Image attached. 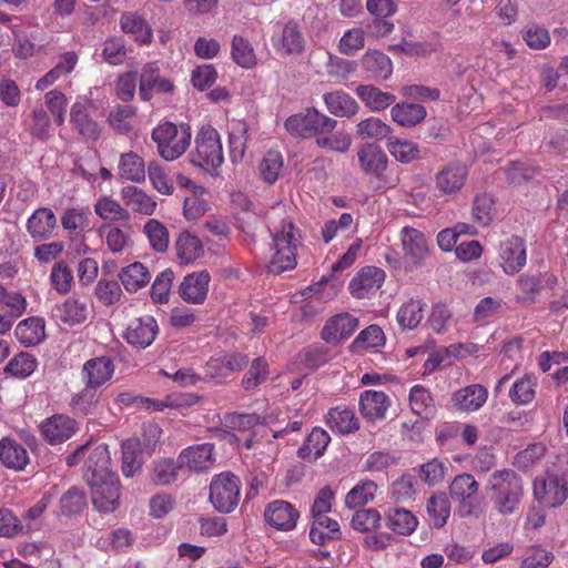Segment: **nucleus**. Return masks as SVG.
I'll return each mask as SVG.
<instances>
[{
	"instance_id": "a878e982",
	"label": "nucleus",
	"mask_w": 568,
	"mask_h": 568,
	"mask_svg": "<svg viewBox=\"0 0 568 568\" xmlns=\"http://www.w3.org/2000/svg\"><path fill=\"white\" fill-rule=\"evenodd\" d=\"M488 390L479 384L466 386L456 390L452 396V402L456 409L460 412H476L486 403Z\"/></svg>"
},
{
	"instance_id": "9b49d317",
	"label": "nucleus",
	"mask_w": 568,
	"mask_h": 568,
	"mask_svg": "<svg viewBox=\"0 0 568 568\" xmlns=\"http://www.w3.org/2000/svg\"><path fill=\"white\" fill-rule=\"evenodd\" d=\"M93 506L102 513H112L119 507L121 485L118 475L88 484Z\"/></svg>"
},
{
	"instance_id": "2f4dec72",
	"label": "nucleus",
	"mask_w": 568,
	"mask_h": 568,
	"mask_svg": "<svg viewBox=\"0 0 568 568\" xmlns=\"http://www.w3.org/2000/svg\"><path fill=\"white\" fill-rule=\"evenodd\" d=\"M324 102L327 110L336 116L351 118L358 111V104L354 98L342 90L325 93Z\"/></svg>"
},
{
	"instance_id": "49530a36",
	"label": "nucleus",
	"mask_w": 568,
	"mask_h": 568,
	"mask_svg": "<svg viewBox=\"0 0 568 568\" xmlns=\"http://www.w3.org/2000/svg\"><path fill=\"white\" fill-rule=\"evenodd\" d=\"M417 525V518L407 509L394 508L387 515V526L399 535L408 536L413 534Z\"/></svg>"
},
{
	"instance_id": "9d476101",
	"label": "nucleus",
	"mask_w": 568,
	"mask_h": 568,
	"mask_svg": "<svg viewBox=\"0 0 568 568\" xmlns=\"http://www.w3.org/2000/svg\"><path fill=\"white\" fill-rule=\"evenodd\" d=\"M498 257L500 266L507 275L517 274L527 263L525 240L518 235H510L500 241Z\"/></svg>"
},
{
	"instance_id": "bb28decb",
	"label": "nucleus",
	"mask_w": 568,
	"mask_h": 568,
	"mask_svg": "<svg viewBox=\"0 0 568 568\" xmlns=\"http://www.w3.org/2000/svg\"><path fill=\"white\" fill-rule=\"evenodd\" d=\"M273 44L284 54H301L305 49V38L300 26L294 21H288L278 37L273 39Z\"/></svg>"
},
{
	"instance_id": "c9c22d12",
	"label": "nucleus",
	"mask_w": 568,
	"mask_h": 568,
	"mask_svg": "<svg viewBox=\"0 0 568 568\" xmlns=\"http://www.w3.org/2000/svg\"><path fill=\"white\" fill-rule=\"evenodd\" d=\"M119 277L124 288L135 293L146 286L151 280L150 272L141 262H134L121 270Z\"/></svg>"
},
{
	"instance_id": "0e129e2a",
	"label": "nucleus",
	"mask_w": 568,
	"mask_h": 568,
	"mask_svg": "<svg viewBox=\"0 0 568 568\" xmlns=\"http://www.w3.org/2000/svg\"><path fill=\"white\" fill-rule=\"evenodd\" d=\"M357 135L362 139L383 140L392 132V128L378 118L371 116L356 125Z\"/></svg>"
},
{
	"instance_id": "aec40b11",
	"label": "nucleus",
	"mask_w": 568,
	"mask_h": 568,
	"mask_svg": "<svg viewBox=\"0 0 568 568\" xmlns=\"http://www.w3.org/2000/svg\"><path fill=\"white\" fill-rule=\"evenodd\" d=\"M300 517L296 508L285 500L271 501L264 511V518L268 525L277 530H291L296 526Z\"/></svg>"
},
{
	"instance_id": "ea45409f",
	"label": "nucleus",
	"mask_w": 568,
	"mask_h": 568,
	"mask_svg": "<svg viewBox=\"0 0 568 568\" xmlns=\"http://www.w3.org/2000/svg\"><path fill=\"white\" fill-rule=\"evenodd\" d=\"M176 255L181 263L189 264L203 255L200 239L190 232H182L175 242Z\"/></svg>"
},
{
	"instance_id": "09e8293b",
	"label": "nucleus",
	"mask_w": 568,
	"mask_h": 568,
	"mask_svg": "<svg viewBox=\"0 0 568 568\" xmlns=\"http://www.w3.org/2000/svg\"><path fill=\"white\" fill-rule=\"evenodd\" d=\"M329 440V435L324 429L315 427L307 436L304 445L298 448V456L317 459L326 449Z\"/></svg>"
},
{
	"instance_id": "3c124183",
	"label": "nucleus",
	"mask_w": 568,
	"mask_h": 568,
	"mask_svg": "<svg viewBox=\"0 0 568 568\" xmlns=\"http://www.w3.org/2000/svg\"><path fill=\"white\" fill-rule=\"evenodd\" d=\"M34 525H23L10 509L0 508V537L12 538L33 531Z\"/></svg>"
},
{
	"instance_id": "cd10ccee",
	"label": "nucleus",
	"mask_w": 568,
	"mask_h": 568,
	"mask_svg": "<svg viewBox=\"0 0 568 568\" xmlns=\"http://www.w3.org/2000/svg\"><path fill=\"white\" fill-rule=\"evenodd\" d=\"M29 462L30 457L23 445L9 437H3L0 440V463L4 467L21 471Z\"/></svg>"
},
{
	"instance_id": "e2e57ef3",
	"label": "nucleus",
	"mask_w": 568,
	"mask_h": 568,
	"mask_svg": "<svg viewBox=\"0 0 568 568\" xmlns=\"http://www.w3.org/2000/svg\"><path fill=\"white\" fill-rule=\"evenodd\" d=\"M121 28L125 33H131L136 41L148 43L152 39V31L145 21L135 13H126L121 17Z\"/></svg>"
},
{
	"instance_id": "c85d7f7f",
	"label": "nucleus",
	"mask_w": 568,
	"mask_h": 568,
	"mask_svg": "<svg viewBox=\"0 0 568 568\" xmlns=\"http://www.w3.org/2000/svg\"><path fill=\"white\" fill-rule=\"evenodd\" d=\"M14 335L26 347L38 345L45 338V322L39 316L22 320L16 326Z\"/></svg>"
},
{
	"instance_id": "423d86ee",
	"label": "nucleus",
	"mask_w": 568,
	"mask_h": 568,
	"mask_svg": "<svg viewBox=\"0 0 568 568\" xmlns=\"http://www.w3.org/2000/svg\"><path fill=\"white\" fill-rule=\"evenodd\" d=\"M337 121L318 112L307 109L305 113L293 114L285 121V129L294 136L304 139L317 138L335 130Z\"/></svg>"
},
{
	"instance_id": "5fc2aeb1",
	"label": "nucleus",
	"mask_w": 568,
	"mask_h": 568,
	"mask_svg": "<svg viewBox=\"0 0 568 568\" xmlns=\"http://www.w3.org/2000/svg\"><path fill=\"white\" fill-rule=\"evenodd\" d=\"M135 113V106L118 104L109 112L106 121L116 133L126 134L132 130L130 120Z\"/></svg>"
},
{
	"instance_id": "b1692460",
	"label": "nucleus",
	"mask_w": 568,
	"mask_h": 568,
	"mask_svg": "<svg viewBox=\"0 0 568 568\" xmlns=\"http://www.w3.org/2000/svg\"><path fill=\"white\" fill-rule=\"evenodd\" d=\"M357 158L362 171L375 178H381L388 164V158L381 146L366 143L357 150Z\"/></svg>"
},
{
	"instance_id": "de8ad7c7",
	"label": "nucleus",
	"mask_w": 568,
	"mask_h": 568,
	"mask_svg": "<svg viewBox=\"0 0 568 568\" xmlns=\"http://www.w3.org/2000/svg\"><path fill=\"white\" fill-rule=\"evenodd\" d=\"M143 233L149 240L150 246L158 253H164L169 248L170 235L166 226L155 219H150L143 226Z\"/></svg>"
},
{
	"instance_id": "4d7b16f0",
	"label": "nucleus",
	"mask_w": 568,
	"mask_h": 568,
	"mask_svg": "<svg viewBox=\"0 0 568 568\" xmlns=\"http://www.w3.org/2000/svg\"><path fill=\"white\" fill-rule=\"evenodd\" d=\"M388 152L396 161L407 164L419 158V146L408 140L389 139L387 142Z\"/></svg>"
},
{
	"instance_id": "f704fd0d",
	"label": "nucleus",
	"mask_w": 568,
	"mask_h": 568,
	"mask_svg": "<svg viewBox=\"0 0 568 568\" xmlns=\"http://www.w3.org/2000/svg\"><path fill=\"white\" fill-rule=\"evenodd\" d=\"M121 196L126 206L131 207L132 211L152 215L156 210V202L148 195L143 190L130 185L121 190Z\"/></svg>"
},
{
	"instance_id": "7ed1b4c3",
	"label": "nucleus",
	"mask_w": 568,
	"mask_h": 568,
	"mask_svg": "<svg viewBox=\"0 0 568 568\" xmlns=\"http://www.w3.org/2000/svg\"><path fill=\"white\" fill-rule=\"evenodd\" d=\"M275 252L267 265L268 272L278 275L296 266V248L301 244V234L291 222H283L281 231L273 235Z\"/></svg>"
},
{
	"instance_id": "58836bf2",
	"label": "nucleus",
	"mask_w": 568,
	"mask_h": 568,
	"mask_svg": "<svg viewBox=\"0 0 568 568\" xmlns=\"http://www.w3.org/2000/svg\"><path fill=\"white\" fill-rule=\"evenodd\" d=\"M88 304L79 298L70 297L55 307V315L68 325L83 323L88 317Z\"/></svg>"
},
{
	"instance_id": "f8f14e48",
	"label": "nucleus",
	"mask_w": 568,
	"mask_h": 568,
	"mask_svg": "<svg viewBox=\"0 0 568 568\" xmlns=\"http://www.w3.org/2000/svg\"><path fill=\"white\" fill-rule=\"evenodd\" d=\"M400 242L405 261L419 266L429 254V245L425 234L412 226H405L400 231Z\"/></svg>"
},
{
	"instance_id": "052dcab7",
	"label": "nucleus",
	"mask_w": 568,
	"mask_h": 568,
	"mask_svg": "<svg viewBox=\"0 0 568 568\" xmlns=\"http://www.w3.org/2000/svg\"><path fill=\"white\" fill-rule=\"evenodd\" d=\"M412 410L422 417L428 418L435 410L433 398L429 392L422 385H415L409 393Z\"/></svg>"
},
{
	"instance_id": "dca6fc26",
	"label": "nucleus",
	"mask_w": 568,
	"mask_h": 568,
	"mask_svg": "<svg viewBox=\"0 0 568 568\" xmlns=\"http://www.w3.org/2000/svg\"><path fill=\"white\" fill-rule=\"evenodd\" d=\"M210 281L211 275L205 270L185 275L179 286L181 298L187 304H203L207 297Z\"/></svg>"
},
{
	"instance_id": "338daca9",
	"label": "nucleus",
	"mask_w": 568,
	"mask_h": 568,
	"mask_svg": "<svg viewBox=\"0 0 568 568\" xmlns=\"http://www.w3.org/2000/svg\"><path fill=\"white\" fill-rule=\"evenodd\" d=\"M494 200L489 194H479L473 201V220L480 226H487L494 217Z\"/></svg>"
},
{
	"instance_id": "72a5a7b5",
	"label": "nucleus",
	"mask_w": 568,
	"mask_h": 568,
	"mask_svg": "<svg viewBox=\"0 0 568 568\" xmlns=\"http://www.w3.org/2000/svg\"><path fill=\"white\" fill-rule=\"evenodd\" d=\"M118 174L122 180L142 182L145 179L144 160L134 152H126L120 155Z\"/></svg>"
},
{
	"instance_id": "a18cd8bd",
	"label": "nucleus",
	"mask_w": 568,
	"mask_h": 568,
	"mask_svg": "<svg viewBox=\"0 0 568 568\" xmlns=\"http://www.w3.org/2000/svg\"><path fill=\"white\" fill-rule=\"evenodd\" d=\"M94 212L102 220L111 222L129 223L131 217L130 212L110 196L99 199L94 205Z\"/></svg>"
},
{
	"instance_id": "c03bdc74",
	"label": "nucleus",
	"mask_w": 568,
	"mask_h": 568,
	"mask_svg": "<svg viewBox=\"0 0 568 568\" xmlns=\"http://www.w3.org/2000/svg\"><path fill=\"white\" fill-rule=\"evenodd\" d=\"M537 377L526 374L517 379L509 389V398L516 405H528L536 395Z\"/></svg>"
},
{
	"instance_id": "bf43d9fd",
	"label": "nucleus",
	"mask_w": 568,
	"mask_h": 568,
	"mask_svg": "<svg viewBox=\"0 0 568 568\" xmlns=\"http://www.w3.org/2000/svg\"><path fill=\"white\" fill-rule=\"evenodd\" d=\"M99 403V394L98 388H94L90 385H84V387L75 393L70 400V406L73 410L81 413L83 415L92 414L97 405Z\"/></svg>"
},
{
	"instance_id": "7c9ffc66",
	"label": "nucleus",
	"mask_w": 568,
	"mask_h": 568,
	"mask_svg": "<svg viewBox=\"0 0 568 568\" xmlns=\"http://www.w3.org/2000/svg\"><path fill=\"white\" fill-rule=\"evenodd\" d=\"M357 97L363 101L366 108L373 112H379L388 108L396 100V97L389 92L371 84H361L356 88Z\"/></svg>"
},
{
	"instance_id": "393cba45",
	"label": "nucleus",
	"mask_w": 568,
	"mask_h": 568,
	"mask_svg": "<svg viewBox=\"0 0 568 568\" xmlns=\"http://www.w3.org/2000/svg\"><path fill=\"white\" fill-rule=\"evenodd\" d=\"M358 326V320L348 313L332 316L322 329V338L327 343H337L347 338Z\"/></svg>"
},
{
	"instance_id": "c756f323",
	"label": "nucleus",
	"mask_w": 568,
	"mask_h": 568,
	"mask_svg": "<svg viewBox=\"0 0 568 568\" xmlns=\"http://www.w3.org/2000/svg\"><path fill=\"white\" fill-rule=\"evenodd\" d=\"M388 406V397L383 392L365 390L361 394V413L368 420H376L383 418Z\"/></svg>"
},
{
	"instance_id": "20e7f679",
	"label": "nucleus",
	"mask_w": 568,
	"mask_h": 568,
	"mask_svg": "<svg viewBox=\"0 0 568 568\" xmlns=\"http://www.w3.org/2000/svg\"><path fill=\"white\" fill-rule=\"evenodd\" d=\"M193 165L213 174L224 162L219 132L211 125H203L195 136V149L190 153Z\"/></svg>"
},
{
	"instance_id": "4468645a",
	"label": "nucleus",
	"mask_w": 568,
	"mask_h": 568,
	"mask_svg": "<svg viewBox=\"0 0 568 568\" xmlns=\"http://www.w3.org/2000/svg\"><path fill=\"white\" fill-rule=\"evenodd\" d=\"M174 84L161 75L160 67L155 62L146 63L141 71L139 94L143 101H150L154 93H171Z\"/></svg>"
},
{
	"instance_id": "79ce46f5",
	"label": "nucleus",
	"mask_w": 568,
	"mask_h": 568,
	"mask_svg": "<svg viewBox=\"0 0 568 568\" xmlns=\"http://www.w3.org/2000/svg\"><path fill=\"white\" fill-rule=\"evenodd\" d=\"M122 473L125 477H133L141 469L138 460L142 452V444L139 437H131L122 442Z\"/></svg>"
},
{
	"instance_id": "6e6d98bb",
	"label": "nucleus",
	"mask_w": 568,
	"mask_h": 568,
	"mask_svg": "<svg viewBox=\"0 0 568 568\" xmlns=\"http://www.w3.org/2000/svg\"><path fill=\"white\" fill-rule=\"evenodd\" d=\"M424 306L425 304L419 300H410L404 303L397 312L398 324L408 329L417 327L424 317Z\"/></svg>"
},
{
	"instance_id": "680f3d73",
	"label": "nucleus",
	"mask_w": 568,
	"mask_h": 568,
	"mask_svg": "<svg viewBox=\"0 0 568 568\" xmlns=\"http://www.w3.org/2000/svg\"><path fill=\"white\" fill-rule=\"evenodd\" d=\"M283 156L281 152L270 150L261 161L260 174L264 182L273 184L280 178L283 170Z\"/></svg>"
},
{
	"instance_id": "e433bc0d",
	"label": "nucleus",
	"mask_w": 568,
	"mask_h": 568,
	"mask_svg": "<svg viewBox=\"0 0 568 568\" xmlns=\"http://www.w3.org/2000/svg\"><path fill=\"white\" fill-rule=\"evenodd\" d=\"M363 69L375 79H387L393 72L390 59L381 51L368 50L361 60Z\"/></svg>"
},
{
	"instance_id": "f03ea898",
	"label": "nucleus",
	"mask_w": 568,
	"mask_h": 568,
	"mask_svg": "<svg viewBox=\"0 0 568 568\" xmlns=\"http://www.w3.org/2000/svg\"><path fill=\"white\" fill-rule=\"evenodd\" d=\"M151 139L156 144L159 155L171 162L181 158L190 148L192 130L187 123L165 121L152 130Z\"/></svg>"
},
{
	"instance_id": "412c9836",
	"label": "nucleus",
	"mask_w": 568,
	"mask_h": 568,
	"mask_svg": "<svg viewBox=\"0 0 568 568\" xmlns=\"http://www.w3.org/2000/svg\"><path fill=\"white\" fill-rule=\"evenodd\" d=\"M385 281V272L376 266H366L351 281L349 290L354 297L365 298L378 290Z\"/></svg>"
},
{
	"instance_id": "4be33fe9",
	"label": "nucleus",
	"mask_w": 568,
	"mask_h": 568,
	"mask_svg": "<svg viewBox=\"0 0 568 568\" xmlns=\"http://www.w3.org/2000/svg\"><path fill=\"white\" fill-rule=\"evenodd\" d=\"M26 226L34 241H47L57 229V216L51 209L39 207L30 215Z\"/></svg>"
},
{
	"instance_id": "473e14b6",
	"label": "nucleus",
	"mask_w": 568,
	"mask_h": 568,
	"mask_svg": "<svg viewBox=\"0 0 568 568\" xmlns=\"http://www.w3.org/2000/svg\"><path fill=\"white\" fill-rule=\"evenodd\" d=\"M427 111L422 104L397 103L390 110L394 122L404 128H413L426 118Z\"/></svg>"
},
{
	"instance_id": "2eb2a0df",
	"label": "nucleus",
	"mask_w": 568,
	"mask_h": 568,
	"mask_svg": "<svg viewBox=\"0 0 568 568\" xmlns=\"http://www.w3.org/2000/svg\"><path fill=\"white\" fill-rule=\"evenodd\" d=\"M115 365L109 356H97L88 359L81 369V379L84 385L100 388L113 377Z\"/></svg>"
},
{
	"instance_id": "a19ab883",
	"label": "nucleus",
	"mask_w": 568,
	"mask_h": 568,
	"mask_svg": "<svg viewBox=\"0 0 568 568\" xmlns=\"http://www.w3.org/2000/svg\"><path fill=\"white\" fill-rule=\"evenodd\" d=\"M326 419L329 427L341 434H349L359 428L355 413L347 407L337 406L331 408Z\"/></svg>"
},
{
	"instance_id": "5701e85b",
	"label": "nucleus",
	"mask_w": 568,
	"mask_h": 568,
	"mask_svg": "<svg viewBox=\"0 0 568 568\" xmlns=\"http://www.w3.org/2000/svg\"><path fill=\"white\" fill-rule=\"evenodd\" d=\"M70 123L72 129L85 140L97 141L101 136V125L90 115L83 103L77 102L71 106Z\"/></svg>"
},
{
	"instance_id": "6e6552de",
	"label": "nucleus",
	"mask_w": 568,
	"mask_h": 568,
	"mask_svg": "<svg viewBox=\"0 0 568 568\" xmlns=\"http://www.w3.org/2000/svg\"><path fill=\"white\" fill-rule=\"evenodd\" d=\"M468 178L467 166L460 162H449L434 175L435 190L443 196L455 197L464 189Z\"/></svg>"
},
{
	"instance_id": "f257e3e1",
	"label": "nucleus",
	"mask_w": 568,
	"mask_h": 568,
	"mask_svg": "<svg viewBox=\"0 0 568 568\" xmlns=\"http://www.w3.org/2000/svg\"><path fill=\"white\" fill-rule=\"evenodd\" d=\"M487 491L498 514L513 515L524 496L523 478L511 469L496 470L488 477Z\"/></svg>"
},
{
	"instance_id": "37998d69",
	"label": "nucleus",
	"mask_w": 568,
	"mask_h": 568,
	"mask_svg": "<svg viewBox=\"0 0 568 568\" xmlns=\"http://www.w3.org/2000/svg\"><path fill=\"white\" fill-rule=\"evenodd\" d=\"M248 141V125L244 121H233L229 133L230 156L233 162L243 159Z\"/></svg>"
},
{
	"instance_id": "13d9d810",
	"label": "nucleus",
	"mask_w": 568,
	"mask_h": 568,
	"mask_svg": "<svg viewBox=\"0 0 568 568\" xmlns=\"http://www.w3.org/2000/svg\"><path fill=\"white\" fill-rule=\"evenodd\" d=\"M231 55L233 61L244 69H251L256 64V57L251 43L241 36L233 37Z\"/></svg>"
},
{
	"instance_id": "6ab92c4d",
	"label": "nucleus",
	"mask_w": 568,
	"mask_h": 568,
	"mask_svg": "<svg viewBox=\"0 0 568 568\" xmlns=\"http://www.w3.org/2000/svg\"><path fill=\"white\" fill-rule=\"evenodd\" d=\"M179 467L186 466L194 471H205L215 463L214 445L200 444L184 448L178 457Z\"/></svg>"
},
{
	"instance_id": "1a4fd4ad",
	"label": "nucleus",
	"mask_w": 568,
	"mask_h": 568,
	"mask_svg": "<svg viewBox=\"0 0 568 568\" xmlns=\"http://www.w3.org/2000/svg\"><path fill=\"white\" fill-rule=\"evenodd\" d=\"M534 496L544 507H559L568 497L567 481L556 475L536 478L534 481Z\"/></svg>"
},
{
	"instance_id": "864d4df0",
	"label": "nucleus",
	"mask_w": 568,
	"mask_h": 568,
	"mask_svg": "<svg viewBox=\"0 0 568 568\" xmlns=\"http://www.w3.org/2000/svg\"><path fill=\"white\" fill-rule=\"evenodd\" d=\"M377 485L373 480H363L353 487L345 497L348 508L363 507L374 499Z\"/></svg>"
},
{
	"instance_id": "0eeeda50",
	"label": "nucleus",
	"mask_w": 568,
	"mask_h": 568,
	"mask_svg": "<svg viewBox=\"0 0 568 568\" xmlns=\"http://www.w3.org/2000/svg\"><path fill=\"white\" fill-rule=\"evenodd\" d=\"M241 480L232 473L215 475L210 484V501L222 514L232 513L239 505Z\"/></svg>"
},
{
	"instance_id": "a211bd4d",
	"label": "nucleus",
	"mask_w": 568,
	"mask_h": 568,
	"mask_svg": "<svg viewBox=\"0 0 568 568\" xmlns=\"http://www.w3.org/2000/svg\"><path fill=\"white\" fill-rule=\"evenodd\" d=\"M44 439L51 445L70 439L78 430V423L68 415L57 414L44 419L40 425Z\"/></svg>"
},
{
	"instance_id": "39448f33",
	"label": "nucleus",
	"mask_w": 568,
	"mask_h": 568,
	"mask_svg": "<svg viewBox=\"0 0 568 568\" xmlns=\"http://www.w3.org/2000/svg\"><path fill=\"white\" fill-rule=\"evenodd\" d=\"M449 495L458 503V514L462 518H478L484 514V506L479 497V484L473 475L456 476L449 486Z\"/></svg>"
},
{
	"instance_id": "ddd939ff",
	"label": "nucleus",
	"mask_w": 568,
	"mask_h": 568,
	"mask_svg": "<svg viewBox=\"0 0 568 568\" xmlns=\"http://www.w3.org/2000/svg\"><path fill=\"white\" fill-rule=\"evenodd\" d=\"M159 334V325L154 317L146 315L132 320L124 332L123 337L135 348L149 347Z\"/></svg>"
},
{
	"instance_id": "603ef678",
	"label": "nucleus",
	"mask_w": 568,
	"mask_h": 568,
	"mask_svg": "<svg viewBox=\"0 0 568 568\" xmlns=\"http://www.w3.org/2000/svg\"><path fill=\"white\" fill-rule=\"evenodd\" d=\"M427 514L434 527H444L450 515V503L448 497L443 493L433 495L427 500Z\"/></svg>"
},
{
	"instance_id": "774afa93",
	"label": "nucleus",
	"mask_w": 568,
	"mask_h": 568,
	"mask_svg": "<svg viewBox=\"0 0 568 568\" xmlns=\"http://www.w3.org/2000/svg\"><path fill=\"white\" fill-rule=\"evenodd\" d=\"M268 377V364L263 357L253 359L248 371L242 378V386L246 390L254 389Z\"/></svg>"
},
{
	"instance_id": "4c0bfd02",
	"label": "nucleus",
	"mask_w": 568,
	"mask_h": 568,
	"mask_svg": "<svg viewBox=\"0 0 568 568\" xmlns=\"http://www.w3.org/2000/svg\"><path fill=\"white\" fill-rule=\"evenodd\" d=\"M341 537L339 524L329 517L314 519L310 529V539L313 544L323 546Z\"/></svg>"
},
{
	"instance_id": "f3484780",
	"label": "nucleus",
	"mask_w": 568,
	"mask_h": 568,
	"mask_svg": "<svg viewBox=\"0 0 568 568\" xmlns=\"http://www.w3.org/2000/svg\"><path fill=\"white\" fill-rule=\"evenodd\" d=\"M116 475L111 469V457L106 444L91 448L84 460V478L88 484Z\"/></svg>"
},
{
	"instance_id": "69168bd1",
	"label": "nucleus",
	"mask_w": 568,
	"mask_h": 568,
	"mask_svg": "<svg viewBox=\"0 0 568 568\" xmlns=\"http://www.w3.org/2000/svg\"><path fill=\"white\" fill-rule=\"evenodd\" d=\"M385 344V335L377 325H369L363 329L353 341L351 347L353 351L377 348Z\"/></svg>"
},
{
	"instance_id": "8fccbe9b",
	"label": "nucleus",
	"mask_w": 568,
	"mask_h": 568,
	"mask_svg": "<svg viewBox=\"0 0 568 568\" xmlns=\"http://www.w3.org/2000/svg\"><path fill=\"white\" fill-rule=\"evenodd\" d=\"M38 367V359L28 352H20L7 364L4 372L17 378L29 377Z\"/></svg>"
}]
</instances>
